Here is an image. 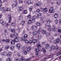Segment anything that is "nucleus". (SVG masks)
Segmentation results:
<instances>
[{"label":"nucleus","mask_w":61,"mask_h":61,"mask_svg":"<svg viewBox=\"0 0 61 61\" xmlns=\"http://www.w3.org/2000/svg\"><path fill=\"white\" fill-rule=\"evenodd\" d=\"M8 19L9 20V23H11V20L12 19V17H11V15H8L7 17Z\"/></svg>","instance_id":"f257e3e1"},{"label":"nucleus","mask_w":61,"mask_h":61,"mask_svg":"<svg viewBox=\"0 0 61 61\" xmlns=\"http://www.w3.org/2000/svg\"><path fill=\"white\" fill-rule=\"evenodd\" d=\"M16 8L17 9H19V11H21L22 10H23V7H22V6H20L19 7H18V6H16Z\"/></svg>","instance_id":"f03ea898"},{"label":"nucleus","mask_w":61,"mask_h":61,"mask_svg":"<svg viewBox=\"0 0 61 61\" xmlns=\"http://www.w3.org/2000/svg\"><path fill=\"white\" fill-rule=\"evenodd\" d=\"M49 11L51 13H53L54 12V8L53 7H51L49 10Z\"/></svg>","instance_id":"7ed1b4c3"},{"label":"nucleus","mask_w":61,"mask_h":61,"mask_svg":"<svg viewBox=\"0 0 61 61\" xmlns=\"http://www.w3.org/2000/svg\"><path fill=\"white\" fill-rule=\"evenodd\" d=\"M0 23L1 24H2L3 25H5L6 24L5 22L3 21V20H0Z\"/></svg>","instance_id":"20e7f679"},{"label":"nucleus","mask_w":61,"mask_h":61,"mask_svg":"<svg viewBox=\"0 0 61 61\" xmlns=\"http://www.w3.org/2000/svg\"><path fill=\"white\" fill-rule=\"evenodd\" d=\"M45 47L46 49H49L50 48V45L48 44H47L46 45Z\"/></svg>","instance_id":"39448f33"},{"label":"nucleus","mask_w":61,"mask_h":61,"mask_svg":"<svg viewBox=\"0 0 61 61\" xmlns=\"http://www.w3.org/2000/svg\"><path fill=\"white\" fill-rule=\"evenodd\" d=\"M14 40L16 42H18L19 40V37H17L15 38Z\"/></svg>","instance_id":"423d86ee"},{"label":"nucleus","mask_w":61,"mask_h":61,"mask_svg":"<svg viewBox=\"0 0 61 61\" xmlns=\"http://www.w3.org/2000/svg\"><path fill=\"white\" fill-rule=\"evenodd\" d=\"M37 28V27H36V26L34 25H33L32 27V30H36Z\"/></svg>","instance_id":"0eeeda50"},{"label":"nucleus","mask_w":61,"mask_h":61,"mask_svg":"<svg viewBox=\"0 0 61 61\" xmlns=\"http://www.w3.org/2000/svg\"><path fill=\"white\" fill-rule=\"evenodd\" d=\"M41 10H42L44 12H46L47 11V9L46 8H45L44 9V8H41Z\"/></svg>","instance_id":"6e6552de"},{"label":"nucleus","mask_w":61,"mask_h":61,"mask_svg":"<svg viewBox=\"0 0 61 61\" xmlns=\"http://www.w3.org/2000/svg\"><path fill=\"white\" fill-rule=\"evenodd\" d=\"M33 35L34 36H36L37 35V32L36 31H34L33 32Z\"/></svg>","instance_id":"1a4fd4ad"},{"label":"nucleus","mask_w":61,"mask_h":61,"mask_svg":"<svg viewBox=\"0 0 61 61\" xmlns=\"http://www.w3.org/2000/svg\"><path fill=\"white\" fill-rule=\"evenodd\" d=\"M42 33L43 34L45 35V34H46V30H43L42 31Z\"/></svg>","instance_id":"9d476101"},{"label":"nucleus","mask_w":61,"mask_h":61,"mask_svg":"<svg viewBox=\"0 0 61 61\" xmlns=\"http://www.w3.org/2000/svg\"><path fill=\"white\" fill-rule=\"evenodd\" d=\"M20 58L21 61H24V60H25V59L24 57L23 56H21Z\"/></svg>","instance_id":"9b49d317"},{"label":"nucleus","mask_w":61,"mask_h":61,"mask_svg":"<svg viewBox=\"0 0 61 61\" xmlns=\"http://www.w3.org/2000/svg\"><path fill=\"white\" fill-rule=\"evenodd\" d=\"M36 5L37 6H41V2H39L38 3H36Z\"/></svg>","instance_id":"f8f14e48"},{"label":"nucleus","mask_w":61,"mask_h":61,"mask_svg":"<svg viewBox=\"0 0 61 61\" xmlns=\"http://www.w3.org/2000/svg\"><path fill=\"white\" fill-rule=\"evenodd\" d=\"M52 29L53 31H55L56 29V28H55V26H54L52 27Z\"/></svg>","instance_id":"ddd939ff"},{"label":"nucleus","mask_w":61,"mask_h":61,"mask_svg":"<svg viewBox=\"0 0 61 61\" xmlns=\"http://www.w3.org/2000/svg\"><path fill=\"white\" fill-rule=\"evenodd\" d=\"M17 5V4H12V7L13 8H15V7Z\"/></svg>","instance_id":"4468645a"},{"label":"nucleus","mask_w":61,"mask_h":61,"mask_svg":"<svg viewBox=\"0 0 61 61\" xmlns=\"http://www.w3.org/2000/svg\"><path fill=\"white\" fill-rule=\"evenodd\" d=\"M46 22L47 24H50L51 23V21L49 19L47 20Z\"/></svg>","instance_id":"2eb2a0df"},{"label":"nucleus","mask_w":61,"mask_h":61,"mask_svg":"<svg viewBox=\"0 0 61 61\" xmlns=\"http://www.w3.org/2000/svg\"><path fill=\"white\" fill-rule=\"evenodd\" d=\"M25 22L24 21L22 20L21 21V25H23L24 24H25Z\"/></svg>","instance_id":"dca6fc26"},{"label":"nucleus","mask_w":61,"mask_h":61,"mask_svg":"<svg viewBox=\"0 0 61 61\" xmlns=\"http://www.w3.org/2000/svg\"><path fill=\"white\" fill-rule=\"evenodd\" d=\"M11 54H12V53H11V52H9L8 54V56L9 57H10L11 56Z\"/></svg>","instance_id":"f3484780"},{"label":"nucleus","mask_w":61,"mask_h":61,"mask_svg":"<svg viewBox=\"0 0 61 61\" xmlns=\"http://www.w3.org/2000/svg\"><path fill=\"white\" fill-rule=\"evenodd\" d=\"M10 42V40L9 39H7L5 41V43L6 44H8Z\"/></svg>","instance_id":"a211bd4d"},{"label":"nucleus","mask_w":61,"mask_h":61,"mask_svg":"<svg viewBox=\"0 0 61 61\" xmlns=\"http://www.w3.org/2000/svg\"><path fill=\"white\" fill-rule=\"evenodd\" d=\"M4 56H8V53L5 51L4 52Z\"/></svg>","instance_id":"6ab92c4d"},{"label":"nucleus","mask_w":61,"mask_h":61,"mask_svg":"<svg viewBox=\"0 0 61 61\" xmlns=\"http://www.w3.org/2000/svg\"><path fill=\"white\" fill-rule=\"evenodd\" d=\"M31 20H29L28 21V25H31Z\"/></svg>","instance_id":"aec40b11"},{"label":"nucleus","mask_w":61,"mask_h":61,"mask_svg":"<svg viewBox=\"0 0 61 61\" xmlns=\"http://www.w3.org/2000/svg\"><path fill=\"white\" fill-rule=\"evenodd\" d=\"M37 46L38 48H40L41 47V46L40 44H37Z\"/></svg>","instance_id":"412c9836"},{"label":"nucleus","mask_w":61,"mask_h":61,"mask_svg":"<svg viewBox=\"0 0 61 61\" xmlns=\"http://www.w3.org/2000/svg\"><path fill=\"white\" fill-rule=\"evenodd\" d=\"M37 16L38 17L40 18L41 16V14L40 13H39L37 14Z\"/></svg>","instance_id":"4be33fe9"},{"label":"nucleus","mask_w":61,"mask_h":61,"mask_svg":"<svg viewBox=\"0 0 61 61\" xmlns=\"http://www.w3.org/2000/svg\"><path fill=\"white\" fill-rule=\"evenodd\" d=\"M60 39H59L58 38L56 39V41L57 43H59V42H60Z\"/></svg>","instance_id":"5701e85b"},{"label":"nucleus","mask_w":61,"mask_h":61,"mask_svg":"<svg viewBox=\"0 0 61 61\" xmlns=\"http://www.w3.org/2000/svg\"><path fill=\"white\" fill-rule=\"evenodd\" d=\"M25 38L24 37H21L20 39L21 40V41H25Z\"/></svg>","instance_id":"b1692460"},{"label":"nucleus","mask_w":61,"mask_h":61,"mask_svg":"<svg viewBox=\"0 0 61 61\" xmlns=\"http://www.w3.org/2000/svg\"><path fill=\"white\" fill-rule=\"evenodd\" d=\"M50 34H51V33L50 32L47 33L46 34V36H50Z\"/></svg>","instance_id":"393cba45"},{"label":"nucleus","mask_w":61,"mask_h":61,"mask_svg":"<svg viewBox=\"0 0 61 61\" xmlns=\"http://www.w3.org/2000/svg\"><path fill=\"white\" fill-rule=\"evenodd\" d=\"M23 13L24 14H26L27 13V11L26 10H24Z\"/></svg>","instance_id":"a878e982"},{"label":"nucleus","mask_w":61,"mask_h":61,"mask_svg":"<svg viewBox=\"0 0 61 61\" xmlns=\"http://www.w3.org/2000/svg\"><path fill=\"white\" fill-rule=\"evenodd\" d=\"M11 44L12 45H14L15 44V42L14 41H12L11 42Z\"/></svg>","instance_id":"bb28decb"},{"label":"nucleus","mask_w":61,"mask_h":61,"mask_svg":"<svg viewBox=\"0 0 61 61\" xmlns=\"http://www.w3.org/2000/svg\"><path fill=\"white\" fill-rule=\"evenodd\" d=\"M58 15L57 14H56L54 15V17L55 18H57L58 17Z\"/></svg>","instance_id":"cd10ccee"},{"label":"nucleus","mask_w":61,"mask_h":61,"mask_svg":"<svg viewBox=\"0 0 61 61\" xmlns=\"http://www.w3.org/2000/svg\"><path fill=\"white\" fill-rule=\"evenodd\" d=\"M51 50H54L55 49V46H52L51 47Z\"/></svg>","instance_id":"c85d7f7f"},{"label":"nucleus","mask_w":61,"mask_h":61,"mask_svg":"<svg viewBox=\"0 0 61 61\" xmlns=\"http://www.w3.org/2000/svg\"><path fill=\"white\" fill-rule=\"evenodd\" d=\"M30 49H31V47L30 46L27 49V51H30Z\"/></svg>","instance_id":"c756f323"},{"label":"nucleus","mask_w":61,"mask_h":61,"mask_svg":"<svg viewBox=\"0 0 61 61\" xmlns=\"http://www.w3.org/2000/svg\"><path fill=\"white\" fill-rule=\"evenodd\" d=\"M36 50L37 53H39V52H40V50L38 49H36Z\"/></svg>","instance_id":"7c9ffc66"},{"label":"nucleus","mask_w":61,"mask_h":61,"mask_svg":"<svg viewBox=\"0 0 61 61\" xmlns=\"http://www.w3.org/2000/svg\"><path fill=\"white\" fill-rule=\"evenodd\" d=\"M42 50H43V52L44 53H46V51L45 49V48H43L42 49Z\"/></svg>","instance_id":"2f4dec72"},{"label":"nucleus","mask_w":61,"mask_h":61,"mask_svg":"<svg viewBox=\"0 0 61 61\" xmlns=\"http://www.w3.org/2000/svg\"><path fill=\"white\" fill-rule=\"evenodd\" d=\"M27 35L25 34V35H24V37H24V38H27Z\"/></svg>","instance_id":"473e14b6"},{"label":"nucleus","mask_w":61,"mask_h":61,"mask_svg":"<svg viewBox=\"0 0 61 61\" xmlns=\"http://www.w3.org/2000/svg\"><path fill=\"white\" fill-rule=\"evenodd\" d=\"M14 35L15 37H16L18 36V34H17V33L15 32L14 34Z\"/></svg>","instance_id":"72a5a7b5"},{"label":"nucleus","mask_w":61,"mask_h":61,"mask_svg":"<svg viewBox=\"0 0 61 61\" xmlns=\"http://www.w3.org/2000/svg\"><path fill=\"white\" fill-rule=\"evenodd\" d=\"M9 48V46H7L5 47V49H8Z\"/></svg>","instance_id":"f704fd0d"},{"label":"nucleus","mask_w":61,"mask_h":61,"mask_svg":"<svg viewBox=\"0 0 61 61\" xmlns=\"http://www.w3.org/2000/svg\"><path fill=\"white\" fill-rule=\"evenodd\" d=\"M29 11H32V6H31L30 7V8H29Z\"/></svg>","instance_id":"c9c22d12"},{"label":"nucleus","mask_w":61,"mask_h":61,"mask_svg":"<svg viewBox=\"0 0 61 61\" xmlns=\"http://www.w3.org/2000/svg\"><path fill=\"white\" fill-rule=\"evenodd\" d=\"M33 43L34 44L36 43V40H33Z\"/></svg>","instance_id":"e433bc0d"},{"label":"nucleus","mask_w":61,"mask_h":61,"mask_svg":"<svg viewBox=\"0 0 61 61\" xmlns=\"http://www.w3.org/2000/svg\"><path fill=\"white\" fill-rule=\"evenodd\" d=\"M11 32L12 33L15 32V29H12L11 30Z\"/></svg>","instance_id":"4c0bfd02"},{"label":"nucleus","mask_w":61,"mask_h":61,"mask_svg":"<svg viewBox=\"0 0 61 61\" xmlns=\"http://www.w3.org/2000/svg\"><path fill=\"white\" fill-rule=\"evenodd\" d=\"M10 49L11 50H14V47L13 46H11L10 48Z\"/></svg>","instance_id":"58836bf2"},{"label":"nucleus","mask_w":61,"mask_h":61,"mask_svg":"<svg viewBox=\"0 0 61 61\" xmlns=\"http://www.w3.org/2000/svg\"><path fill=\"white\" fill-rule=\"evenodd\" d=\"M19 4L22 3H23V0H19Z\"/></svg>","instance_id":"ea45409f"},{"label":"nucleus","mask_w":61,"mask_h":61,"mask_svg":"<svg viewBox=\"0 0 61 61\" xmlns=\"http://www.w3.org/2000/svg\"><path fill=\"white\" fill-rule=\"evenodd\" d=\"M17 46L18 48H20V45L19 44H18L17 45Z\"/></svg>","instance_id":"a19ab883"},{"label":"nucleus","mask_w":61,"mask_h":61,"mask_svg":"<svg viewBox=\"0 0 61 61\" xmlns=\"http://www.w3.org/2000/svg\"><path fill=\"white\" fill-rule=\"evenodd\" d=\"M36 25L38 26H40V25H41L40 23L39 22H37V23Z\"/></svg>","instance_id":"79ce46f5"},{"label":"nucleus","mask_w":61,"mask_h":61,"mask_svg":"<svg viewBox=\"0 0 61 61\" xmlns=\"http://www.w3.org/2000/svg\"><path fill=\"white\" fill-rule=\"evenodd\" d=\"M32 42H33V40H30L29 42V43L30 44H32Z\"/></svg>","instance_id":"37998d69"},{"label":"nucleus","mask_w":61,"mask_h":61,"mask_svg":"<svg viewBox=\"0 0 61 61\" xmlns=\"http://www.w3.org/2000/svg\"><path fill=\"white\" fill-rule=\"evenodd\" d=\"M4 9V8L3 7H1L0 8V11H2Z\"/></svg>","instance_id":"c03bdc74"},{"label":"nucleus","mask_w":61,"mask_h":61,"mask_svg":"<svg viewBox=\"0 0 61 61\" xmlns=\"http://www.w3.org/2000/svg\"><path fill=\"white\" fill-rule=\"evenodd\" d=\"M13 1L14 2H15L16 4H17L18 2L17 1V0H13Z\"/></svg>","instance_id":"a18cd8bd"},{"label":"nucleus","mask_w":61,"mask_h":61,"mask_svg":"<svg viewBox=\"0 0 61 61\" xmlns=\"http://www.w3.org/2000/svg\"><path fill=\"white\" fill-rule=\"evenodd\" d=\"M24 55H26L27 54V51H24Z\"/></svg>","instance_id":"49530a36"},{"label":"nucleus","mask_w":61,"mask_h":61,"mask_svg":"<svg viewBox=\"0 0 61 61\" xmlns=\"http://www.w3.org/2000/svg\"><path fill=\"white\" fill-rule=\"evenodd\" d=\"M11 25L12 26H15V24L13 22L11 23Z\"/></svg>","instance_id":"de8ad7c7"},{"label":"nucleus","mask_w":61,"mask_h":61,"mask_svg":"<svg viewBox=\"0 0 61 61\" xmlns=\"http://www.w3.org/2000/svg\"><path fill=\"white\" fill-rule=\"evenodd\" d=\"M14 36V35L13 34H11L10 35V36L11 38H13Z\"/></svg>","instance_id":"09e8293b"},{"label":"nucleus","mask_w":61,"mask_h":61,"mask_svg":"<svg viewBox=\"0 0 61 61\" xmlns=\"http://www.w3.org/2000/svg\"><path fill=\"white\" fill-rule=\"evenodd\" d=\"M31 22L32 23H34L35 22V19H32L31 20Z\"/></svg>","instance_id":"8fccbe9b"},{"label":"nucleus","mask_w":61,"mask_h":61,"mask_svg":"<svg viewBox=\"0 0 61 61\" xmlns=\"http://www.w3.org/2000/svg\"><path fill=\"white\" fill-rule=\"evenodd\" d=\"M38 38L39 39H41V35L38 36Z\"/></svg>","instance_id":"3c124183"},{"label":"nucleus","mask_w":61,"mask_h":61,"mask_svg":"<svg viewBox=\"0 0 61 61\" xmlns=\"http://www.w3.org/2000/svg\"><path fill=\"white\" fill-rule=\"evenodd\" d=\"M58 46H56L55 47V50H57V49H58Z\"/></svg>","instance_id":"603ef678"},{"label":"nucleus","mask_w":61,"mask_h":61,"mask_svg":"<svg viewBox=\"0 0 61 61\" xmlns=\"http://www.w3.org/2000/svg\"><path fill=\"white\" fill-rule=\"evenodd\" d=\"M31 2V1H27L26 2V3L27 4H30L31 3V2Z\"/></svg>","instance_id":"864d4df0"},{"label":"nucleus","mask_w":61,"mask_h":61,"mask_svg":"<svg viewBox=\"0 0 61 61\" xmlns=\"http://www.w3.org/2000/svg\"><path fill=\"white\" fill-rule=\"evenodd\" d=\"M7 11H10V9L9 8H7L6 9Z\"/></svg>","instance_id":"5fc2aeb1"},{"label":"nucleus","mask_w":61,"mask_h":61,"mask_svg":"<svg viewBox=\"0 0 61 61\" xmlns=\"http://www.w3.org/2000/svg\"><path fill=\"white\" fill-rule=\"evenodd\" d=\"M55 22L56 24H57L58 23V20H55Z\"/></svg>","instance_id":"6e6d98bb"},{"label":"nucleus","mask_w":61,"mask_h":61,"mask_svg":"<svg viewBox=\"0 0 61 61\" xmlns=\"http://www.w3.org/2000/svg\"><path fill=\"white\" fill-rule=\"evenodd\" d=\"M7 61H11V58H8L7 60Z\"/></svg>","instance_id":"4d7b16f0"},{"label":"nucleus","mask_w":61,"mask_h":61,"mask_svg":"<svg viewBox=\"0 0 61 61\" xmlns=\"http://www.w3.org/2000/svg\"><path fill=\"white\" fill-rule=\"evenodd\" d=\"M29 41H28V40H25V43H27V44H28V43H29Z\"/></svg>","instance_id":"13d9d810"},{"label":"nucleus","mask_w":61,"mask_h":61,"mask_svg":"<svg viewBox=\"0 0 61 61\" xmlns=\"http://www.w3.org/2000/svg\"><path fill=\"white\" fill-rule=\"evenodd\" d=\"M40 18L41 21H42L44 19V18L43 17H40Z\"/></svg>","instance_id":"bf43d9fd"},{"label":"nucleus","mask_w":61,"mask_h":61,"mask_svg":"<svg viewBox=\"0 0 61 61\" xmlns=\"http://www.w3.org/2000/svg\"><path fill=\"white\" fill-rule=\"evenodd\" d=\"M36 16H33L32 17V19H35V18H36Z\"/></svg>","instance_id":"052dcab7"},{"label":"nucleus","mask_w":61,"mask_h":61,"mask_svg":"<svg viewBox=\"0 0 61 61\" xmlns=\"http://www.w3.org/2000/svg\"><path fill=\"white\" fill-rule=\"evenodd\" d=\"M2 36L3 37H5L6 36L5 34H3Z\"/></svg>","instance_id":"680f3d73"},{"label":"nucleus","mask_w":61,"mask_h":61,"mask_svg":"<svg viewBox=\"0 0 61 61\" xmlns=\"http://www.w3.org/2000/svg\"><path fill=\"white\" fill-rule=\"evenodd\" d=\"M57 4L58 5H59V4H60V2H59V1H57Z\"/></svg>","instance_id":"e2e57ef3"},{"label":"nucleus","mask_w":61,"mask_h":61,"mask_svg":"<svg viewBox=\"0 0 61 61\" xmlns=\"http://www.w3.org/2000/svg\"><path fill=\"white\" fill-rule=\"evenodd\" d=\"M21 30H22V29L21 28L18 29V31L19 32H21Z\"/></svg>","instance_id":"0e129e2a"},{"label":"nucleus","mask_w":61,"mask_h":61,"mask_svg":"<svg viewBox=\"0 0 61 61\" xmlns=\"http://www.w3.org/2000/svg\"><path fill=\"white\" fill-rule=\"evenodd\" d=\"M28 17L29 18H30L31 17V16L30 15H29L28 16Z\"/></svg>","instance_id":"69168bd1"},{"label":"nucleus","mask_w":61,"mask_h":61,"mask_svg":"<svg viewBox=\"0 0 61 61\" xmlns=\"http://www.w3.org/2000/svg\"><path fill=\"white\" fill-rule=\"evenodd\" d=\"M19 19L20 20H22L23 19V17H22L20 16Z\"/></svg>","instance_id":"338daca9"},{"label":"nucleus","mask_w":61,"mask_h":61,"mask_svg":"<svg viewBox=\"0 0 61 61\" xmlns=\"http://www.w3.org/2000/svg\"><path fill=\"white\" fill-rule=\"evenodd\" d=\"M58 31L59 33H61V30L60 29H59L58 30Z\"/></svg>","instance_id":"774afa93"}]
</instances>
